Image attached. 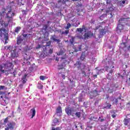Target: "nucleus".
<instances>
[{
    "instance_id": "43",
    "label": "nucleus",
    "mask_w": 130,
    "mask_h": 130,
    "mask_svg": "<svg viewBox=\"0 0 130 130\" xmlns=\"http://www.w3.org/2000/svg\"><path fill=\"white\" fill-rule=\"evenodd\" d=\"M114 68V66H112V65H109L108 67H107V69H106V71H108V70H109V69H112Z\"/></svg>"
},
{
    "instance_id": "5",
    "label": "nucleus",
    "mask_w": 130,
    "mask_h": 130,
    "mask_svg": "<svg viewBox=\"0 0 130 130\" xmlns=\"http://www.w3.org/2000/svg\"><path fill=\"white\" fill-rule=\"evenodd\" d=\"M0 36L1 37H4V39L6 41L9 39V34L5 28L2 29Z\"/></svg>"
},
{
    "instance_id": "42",
    "label": "nucleus",
    "mask_w": 130,
    "mask_h": 130,
    "mask_svg": "<svg viewBox=\"0 0 130 130\" xmlns=\"http://www.w3.org/2000/svg\"><path fill=\"white\" fill-rule=\"evenodd\" d=\"M122 19H125V20H126V21H127V19H129V18H128L127 17V16H126V15L124 14L122 17Z\"/></svg>"
},
{
    "instance_id": "33",
    "label": "nucleus",
    "mask_w": 130,
    "mask_h": 130,
    "mask_svg": "<svg viewBox=\"0 0 130 130\" xmlns=\"http://www.w3.org/2000/svg\"><path fill=\"white\" fill-rule=\"evenodd\" d=\"M27 77L26 75H25L22 79V84H25V83H26V78Z\"/></svg>"
},
{
    "instance_id": "19",
    "label": "nucleus",
    "mask_w": 130,
    "mask_h": 130,
    "mask_svg": "<svg viewBox=\"0 0 130 130\" xmlns=\"http://www.w3.org/2000/svg\"><path fill=\"white\" fill-rule=\"evenodd\" d=\"M22 67H24V66H25V67H27V66H30V61H28V59H25L24 60L23 63H22Z\"/></svg>"
},
{
    "instance_id": "54",
    "label": "nucleus",
    "mask_w": 130,
    "mask_h": 130,
    "mask_svg": "<svg viewBox=\"0 0 130 130\" xmlns=\"http://www.w3.org/2000/svg\"><path fill=\"white\" fill-rule=\"evenodd\" d=\"M23 15H27V10H22Z\"/></svg>"
},
{
    "instance_id": "53",
    "label": "nucleus",
    "mask_w": 130,
    "mask_h": 130,
    "mask_svg": "<svg viewBox=\"0 0 130 130\" xmlns=\"http://www.w3.org/2000/svg\"><path fill=\"white\" fill-rule=\"evenodd\" d=\"M90 23L91 24H95V19L93 18L91 19L90 20Z\"/></svg>"
},
{
    "instance_id": "64",
    "label": "nucleus",
    "mask_w": 130,
    "mask_h": 130,
    "mask_svg": "<svg viewBox=\"0 0 130 130\" xmlns=\"http://www.w3.org/2000/svg\"><path fill=\"white\" fill-rule=\"evenodd\" d=\"M0 4L4 5L5 4V0H0Z\"/></svg>"
},
{
    "instance_id": "18",
    "label": "nucleus",
    "mask_w": 130,
    "mask_h": 130,
    "mask_svg": "<svg viewBox=\"0 0 130 130\" xmlns=\"http://www.w3.org/2000/svg\"><path fill=\"white\" fill-rule=\"evenodd\" d=\"M82 45H79L78 47H75L74 48V51L75 52H78V51H82Z\"/></svg>"
},
{
    "instance_id": "23",
    "label": "nucleus",
    "mask_w": 130,
    "mask_h": 130,
    "mask_svg": "<svg viewBox=\"0 0 130 130\" xmlns=\"http://www.w3.org/2000/svg\"><path fill=\"white\" fill-rule=\"evenodd\" d=\"M30 113H31V118H33L34 116H35V114L36 113V111L35 110V109L32 108L30 111Z\"/></svg>"
},
{
    "instance_id": "35",
    "label": "nucleus",
    "mask_w": 130,
    "mask_h": 130,
    "mask_svg": "<svg viewBox=\"0 0 130 130\" xmlns=\"http://www.w3.org/2000/svg\"><path fill=\"white\" fill-rule=\"evenodd\" d=\"M107 78L108 79V80H111L112 79V74L109 73L107 75Z\"/></svg>"
},
{
    "instance_id": "38",
    "label": "nucleus",
    "mask_w": 130,
    "mask_h": 130,
    "mask_svg": "<svg viewBox=\"0 0 130 130\" xmlns=\"http://www.w3.org/2000/svg\"><path fill=\"white\" fill-rule=\"evenodd\" d=\"M92 93L93 94V96H96L98 95V91L95 89L92 91Z\"/></svg>"
},
{
    "instance_id": "60",
    "label": "nucleus",
    "mask_w": 130,
    "mask_h": 130,
    "mask_svg": "<svg viewBox=\"0 0 130 130\" xmlns=\"http://www.w3.org/2000/svg\"><path fill=\"white\" fill-rule=\"evenodd\" d=\"M5 88H6V86H3V85L0 86V90H4Z\"/></svg>"
},
{
    "instance_id": "63",
    "label": "nucleus",
    "mask_w": 130,
    "mask_h": 130,
    "mask_svg": "<svg viewBox=\"0 0 130 130\" xmlns=\"http://www.w3.org/2000/svg\"><path fill=\"white\" fill-rule=\"evenodd\" d=\"M124 56L126 58H127L128 57V54H127V53L124 54Z\"/></svg>"
},
{
    "instance_id": "13",
    "label": "nucleus",
    "mask_w": 130,
    "mask_h": 130,
    "mask_svg": "<svg viewBox=\"0 0 130 130\" xmlns=\"http://www.w3.org/2000/svg\"><path fill=\"white\" fill-rule=\"evenodd\" d=\"M119 24H121V25H124V24H126L127 25V23H126V22H127V20H126L124 18H120L119 21Z\"/></svg>"
},
{
    "instance_id": "32",
    "label": "nucleus",
    "mask_w": 130,
    "mask_h": 130,
    "mask_svg": "<svg viewBox=\"0 0 130 130\" xmlns=\"http://www.w3.org/2000/svg\"><path fill=\"white\" fill-rule=\"evenodd\" d=\"M130 121V118H128L127 119H124V124L125 125H127L128 122Z\"/></svg>"
},
{
    "instance_id": "49",
    "label": "nucleus",
    "mask_w": 130,
    "mask_h": 130,
    "mask_svg": "<svg viewBox=\"0 0 130 130\" xmlns=\"http://www.w3.org/2000/svg\"><path fill=\"white\" fill-rule=\"evenodd\" d=\"M70 85H72V87H75V82L72 80H70Z\"/></svg>"
},
{
    "instance_id": "62",
    "label": "nucleus",
    "mask_w": 130,
    "mask_h": 130,
    "mask_svg": "<svg viewBox=\"0 0 130 130\" xmlns=\"http://www.w3.org/2000/svg\"><path fill=\"white\" fill-rule=\"evenodd\" d=\"M113 2V4H116V3H118V0H112Z\"/></svg>"
},
{
    "instance_id": "30",
    "label": "nucleus",
    "mask_w": 130,
    "mask_h": 130,
    "mask_svg": "<svg viewBox=\"0 0 130 130\" xmlns=\"http://www.w3.org/2000/svg\"><path fill=\"white\" fill-rule=\"evenodd\" d=\"M106 33V30L105 29H101L100 30V35H102V36L105 35Z\"/></svg>"
},
{
    "instance_id": "4",
    "label": "nucleus",
    "mask_w": 130,
    "mask_h": 130,
    "mask_svg": "<svg viewBox=\"0 0 130 130\" xmlns=\"http://www.w3.org/2000/svg\"><path fill=\"white\" fill-rule=\"evenodd\" d=\"M119 86L116 84H112L110 85L109 89L108 90V93H113L115 92L119 88Z\"/></svg>"
},
{
    "instance_id": "58",
    "label": "nucleus",
    "mask_w": 130,
    "mask_h": 130,
    "mask_svg": "<svg viewBox=\"0 0 130 130\" xmlns=\"http://www.w3.org/2000/svg\"><path fill=\"white\" fill-rule=\"evenodd\" d=\"M99 104V100H96L95 103H94V105L95 106H97V105H98V104Z\"/></svg>"
},
{
    "instance_id": "15",
    "label": "nucleus",
    "mask_w": 130,
    "mask_h": 130,
    "mask_svg": "<svg viewBox=\"0 0 130 130\" xmlns=\"http://www.w3.org/2000/svg\"><path fill=\"white\" fill-rule=\"evenodd\" d=\"M111 107V104H110V103H108L106 102L104 105L103 108H104V109H110Z\"/></svg>"
},
{
    "instance_id": "50",
    "label": "nucleus",
    "mask_w": 130,
    "mask_h": 130,
    "mask_svg": "<svg viewBox=\"0 0 130 130\" xmlns=\"http://www.w3.org/2000/svg\"><path fill=\"white\" fill-rule=\"evenodd\" d=\"M56 36H55V35L51 36V39H52L53 41H54V39H56Z\"/></svg>"
},
{
    "instance_id": "12",
    "label": "nucleus",
    "mask_w": 130,
    "mask_h": 130,
    "mask_svg": "<svg viewBox=\"0 0 130 130\" xmlns=\"http://www.w3.org/2000/svg\"><path fill=\"white\" fill-rule=\"evenodd\" d=\"M86 32V27L84 25H83L82 28H77L76 29V32H78L79 33H82V32Z\"/></svg>"
},
{
    "instance_id": "14",
    "label": "nucleus",
    "mask_w": 130,
    "mask_h": 130,
    "mask_svg": "<svg viewBox=\"0 0 130 130\" xmlns=\"http://www.w3.org/2000/svg\"><path fill=\"white\" fill-rule=\"evenodd\" d=\"M81 74L82 77H84V78H86V77H90V73L86 74V70L84 69H81Z\"/></svg>"
},
{
    "instance_id": "20",
    "label": "nucleus",
    "mask_w": 130,
    "mask_h": 130,
    "mask_svg": "<svg viewBox=\"0 0 130 130\" xmlns=\"http://www.w3.org/2000/svg\"><path fill=\"white\" fill-rule=\"evenodd\" d=\"M119 3L120 7H124L125 4H128V1L127 0H121Z\"/></svg>"
},
{
    "instance_id": "41",
    "label": "nucleus",
    "mask_w": 130,
    "mask_h": 130,
    "mask_svg": "<svg viewBox=\"0 0 130 130\" xmlns=\"http://www.w3.org/2000/svg\"><path fill=\"white\" fill-rule=\"evenodd\" d=\"M38 89H43V85L40 83H38Z\"/></svg>"
},
{
    "instance_id": "46",
    "label": "nucleus",
    "mask_w": 130,
    "mask_h": 130,
    "mask_svg": "<svg viewBox=\"0 0 130 130\" xmlns=\"http://www.w3.org/2000/svg\"><path fill=\"white\" fill-rule=\"evenodd\" d=\"M40 80H42V81H44V79H46V77L43 76H41L40 77Z\"/></svg>"
},
{
    "instance_id": "51",
    "label": "nucleus",
    "mask_w": 130,
    "mask_h": 130,
    "mask_svg": "<svg viewBox=\"0 0 130 130\" xmlns=\"http://www.w3.org/2000/svg\"><path fill=\"white\" fill-rule=\"evenodd\" d=\"M69 30H65L64 31H63L62 33V34H66V35H68V34L69 33Z\"/></svg>"
},
{
    "instance_id": "31",
    "label": "nucleus",
    "mask_w": 130,
    "mask_h": 130,
    "mask_svg": "<svg viewBox=\"0 0 130 130\" xmlns=\"http://www.w3.org/2000/svg\"><path fill=\"white\" fill-rule=\"evenodd\" d=\"M84 58H86V54L85 53H82L81 56L80 57V60H83Z\"/></svg>"
},
{
    "instance_id": "24",
    "label": "nucleus",
    "mask_w": 130,
    "mask_h": 130,
    "mask_svg": "<svg viewBox=\"0 0 130 130\" xmlns=\"http://www.w3.org/2000/svg\"><path fill=\"white\" fill-rule=\"evenodd\" d=\"M61 59H63V62L62 63V64H64V67H66L67 65V62H68V60L66 59L67 58V57L66 56H64L63 57H61Z\"/></svg>"
},
{
    "instance_id": "2",
    "label": "nucleus",
    "mask_w": 130,
    "mask_h": 130,
    "mask_svg": "<svg viewBox=\"0 0 130 130\" xmlns=\"http://www.w3.org/2000/svg\"><path fill=\"white\" fill-rule=\"evenodd\" d=\"M65 112L68 116H71V115H73L74 112H76V109L74 107H72L71 108V107L69 106L65 108Z\"/></svg>"
},
{
    "instance_id": "57",
    "label": "nucleus",
    "mask_w": 130,
    "mask_h": 130,
    "mask_svg": "<svg viewBox=\"0 0 130 130\" xmlns=\"http://www.w3.org/2000/svg\"><path fill=\"white\" fill-rule=\"evenodd\" d=\"M74 40H75V39H74V38H72L71 39H70V43H71V44H73V43H74Z\"/></svg>"
},
{
    "instance_id": "8",
    "label": "nucleus",
    "mask_w": 130,
    "mask_h": 130,
    "mask_svg": "<svg viewBox=\"0 0 130 130\" xmlns=\"http://www.w3.org/2000/svg\"><path fill=\"white\" fill-rule=\"evenodd\" d=\"M16 125V124L14 122H8L6 126L5 130L14 129V127Z\"/></svg>"
},
{
    "instance_id": "22",
    "label": "nucleus",
    "mask_w": 130,
    "mask_h": 130,
    "mask_svg": "<svg viewBox=\"0 0 130 130\" xmlns=\"http://www.w3.org/2000/svg\"><path fill=\"white\" fill-rule=\"evenodd\" d=\"M73 114H75L76 117L80 118V117H81V115L82 114V113L81 112H73Z\"/></svg>"
},
{
    "instance_id": "47",
    "label": "nucleus",
    "mask_w": 130,
    "mask_h": 130,
    "mask_svg": "<svg viewBox=\"0 0 130 130\" xmlns=\"http://www.w3.org/2000/svg\"><path fill=\"white\" fill-rule=\"evenodd\" d=\"M107 5H110L111 4L112 0H106Z\"/></svg>"
},
{
    "instance_id": "11",
    "label": "nucleus",
    "mask_w": 130,
    "mask_h": 130,
    "mask_svg": "<svg viewBox=\"0 0 130 130\" xmlns=\"http://www.w3.org/2000/svg\"><path fill=\"white\" fill-rule=\"evenodd\" d=\"M59 48H60V49L57 53V55H63V54H64V52H66V50H64V48H62L61 46H59Z\"/></svg>"
},
{
    "instance_id": "9",
    "label": "nucleus",
    "mask_w": 130,
    "mask_h": 130,
    "mask_svg": "<svg viewBox=\"0 0 130 130\" xmlns=\"http://www.w3.org/2000/svg\"><path fill=\"white\" fill-rule=\"evenodd\" d=\"M9 72V69H8V70H3L2 66H0V73L1 75H3V74L5 76H8L9 74H10Z\"/></svg>"
},
{
    "instance_id": "59",
    "label": "nucleus",
    "mask_w": 130,
    "mask_h": 130,
    "mask_svg": "<svg viewBox=\"0 0 130 130\" xmlns=\"http://www.w3.org/2000/svg\"><path fill=\"white\" fill-rule=\"evenodd\" d=\"M52 52H53V50L52 49H50L49 50V54H51L52 53Z\"/></svg>"
},
{
    "instance_id": "3",
    "label": "nucleus",
    "mask_w": 130,
    "mask_h": 130,
    "mask_svg": "<svg viewBox=\"0 0 130 130\" xmlns=\"http://www.w3.org/2000/svg\"><path fill=\"white\" fill-rule=\"evenodd\" d=\"M92 35H93V34H91V31H89L88 32H85L83 36L84 37H82V35H77L76 37L79 39L86 40V39H88L89 37L92 36Z\"/></svg>"
},
{
    "instance_id": "37",
    "label": "nucleus",
    "mask_w": 130,
    "mask_h": 130,
    "mask_svg": "<svg viewBox=\"0 0 130 130\" xmlns=\"http://www.w3.org/2000/svg\"><path fill=\"white\" fill-rule=\"evenodd\" d=\"M43 40H44V41H47L48 40V36L44 35V38H43Z\"/></svg>"
},
{
    "instance_id": "28",
    "label": "nucleus",
    "mask_w": 130,
    "mask_h": 130,
    "mask_svg": "<svg viewBox=\"0 0 130 130\" xmlns=\"http://www.w3.org/2000/svg\"><path fill=\"white\" fill-rule=\"evenodd\" d=\"M20 37H22V39H25V38H27V36H28V35L26 34V32H23L22 33L21 35L19 36Z\"/></svg>"
},
{
    "instance_id": "36",
    "label": "nucleus",
    "mask_w": 130,
    "mask_h": 130,
    "mask_svg": "<svg viewBox=\"0 0 130 130\" xmlns=\"http://www.w3.org/2000/svg\"><path fill=\"white\" fill-rule=\"evenodd\" d=\"M12 63H9L7 64V67L8 68V71H11V68H12Z\"/></svg>"
},
{
    "instance_id": "6",
    "label": "nucleus",
    "mask_w": 130,
    "mask_h": 130,
    "mask_svg": "<svg viewBox=\"0 0 130 130\" xmlns=\"http://www.w3.org/2000/svg\"><path fill=\"white\" fill-rule=\"evenodd\" d=\"M16 49L15 51H13L11 52V57L12 58H15V57H18L19 56V53L17 52V50H21L22 49L19 48V47H15Z\"/></svg>"
},
{
    "instance_id": "48",
    "label": "nucleus",
    "mask_w": 130,
    "mask_h": 130,
    "mask_svg": "<svg viewBox=\"0 0 130 130\" xmlns=\"http://www.w3.org/2000/svg\"><path fill=\"white\" fill-rule=\"evenodd\" d=\"M9 121V117H7L4 120V124L5 123H7Z\"/></svg>"
},
{
    "instance_id": "52",
    "label": "nucleus",
    "mask_w": 130,
    "mask_h": 130,
    "mask_svg": "<svg viewBox=\"0 0 130 130\" xmlns=\"http://www.w3.org/2000/svg\"><path fill=\"white\" fill-rule=\"evenodd\" d=\"M71 23H68L67 24V26L66 27V29H70V27H71Z\"/></svg>"
},
{
    "instance_id": "27",
    "label": "nucleus",
    "mask_w": 130,
    "mask_h": 130,
    "mask_svg": "<svg viewBox=\"0 0 130 130\" xmlns=\"http://www.w3.org/2000/svg\"><path fill=\"white\" fill-rule=\"evenodd\" d=\"M60 39H54V41H53V42H56V43L58 44V46H60L61 45V43H60Z\"/></svg>"
},
{
    "instance_id": "17",
    "label": "nucleus",
    "mask_w": 130,
    "mask_h": 130,
    "mask_svg": "<svg viewBox=\"0 0 130 130\" xmlns=\"http://www.w3.org/2000/svg\"><path fill=\"white\" fill-rule=\"evenodd\" d=\"M81 64H82V62H81V61L78 60L77 61L76 63L74 64L75 68H77L78 69V70H82L81 68Z\"/></svg>"
},
{
    "instance_id": "25",
    "label": "nucleus",
    "mask_w": 130,
    "mask_h": 130,
    "mask_svg": "<svg viewBox=\"0 0 130 130\" xmlns=\"http://www.w3.org/2000/svg\"><path fill=\"white\" fill-rule=\"evenodd\" d=\"M32 49V46H26L24 48V51H29Z\"/></svg>"
},
{
    "instance_id": "10",
    "label": "nucleus",
    "mask_w": 130,
    "mask_h": 130,
    "mask_svg": "<svg viewBox=\"0 0 130 130\" xmlns=\"http://www.w3.org/2000/svg\"><path fill=\"white\" fill-rule=\"evenodd\" d=\"M123 27H124V24H121V23H119L117 27V32L118 33L121 32V30H123Z\"/></svg>"
},
{
    "instance_id": "7",
    "label": "nucleus",
    "mask_w": 130,
    "mask_h": 130,
    "mask_svg": "<svg viewBox=\"0 0 130 130\" xmlns=\"http://www.w3.org/2000/svg\"><path fill=\"white\" fill-rule=\"evenodd\" d=\"M62 115V110H61V107L59 106L56 109V113L54 115L55 117L56 116H58V117H60Z\"/></svg>"
},
{
    "instance_id": "55",
    "label": "nucleus",
    "mask_w": 130,
    "mask_h": 130,
    "mask_svg": "<svg viewBox=\"0 0 130 130\" xmlns=\"http://www.w3.org/2000/svg\"><path fill=\"white\" fill-rule=\"evenodd\" d=\"M121 45H123V48L126 47V45H125V42H123L121 44Z\"/></svg>"
},
{
    "instance_id": "39",
    "label": "nucleus",
    "mask_w": 130,
    "mask_h": 130,
    "mask_svg": "<svg viewBox=\"0 0 130 130\" xmlns=\"http://www.w3.org/2000/svg\"><path fill=\"white\" fill-rule=\"evenodd\" d=\"M20 30H21V27H17L15 28V32L16 33H18V32H19V31H20Z\"/></svg>"
},
{
    "instance_id": "34",
    "label": "nucleus",
    "mask_w": 130,
    "mask_h": 130,
    "mask_svg": "<svg viewBox=\"0 0 130 130\" xmlns=\"http://www.w3.org/2000/svg\"><path fill=\"white\" fill-rule=\"evenodd\" d=\"M64 64L61 63V64H59L58 66V70H62L63 68H64Z\"/></svg>"
},
{
    "instance_id": "26",
    "label": "nucleus",
    "mask_w": 130,
    "mask_h": 130,
    "mask_svg": "<svg viewBox=\"0 0 130 130\" xmlns=\"http://www.w3.org/2000/svg\"><path fill=\"white\" fill-rule=\"evenodd\" d=\"M61 7V0L58 1V4L55 6V8H57V9H59Z\"/></svg>"
},
{
    "instance_id": "29",
    "label": "nucleus",
    "mask_w": 130,
    "mask_h": 130,
    "mask_svg": "<svg viewBox=\"0 0 130 130\" xmlns=\"http://www.w3.org/2000/svg\"><path fill=\"white\" fill-rule=\"evenodd\" d=\"M72 25L73 27H78L80 25V21L77 20L76 22L73 23Z\"/></svg>"
},
{
    "instance_id": "44",
    "label": "nucleus",
    "mask_w": 130,
    "mask_h": 130,
    "mask_svg": "<svg viewBox=\"0 0 130 130\" xmlns=\"http://www.w3.org/2000/svg\"><path fill=\"white\" fill-rule=\"evenodd\" d=\"M102 73H104V69H101L99 70L98 75H99V74H102Z\"/></svg>"
},
{
    "instance_id": "61",
    "label": "nucleus",
    "mask_w": 130,
    "mask_h": 130,
    "mask_svg": "<svg viewBox=\"0 0 130 130\" xmlns=\"http://www.w3.org/2000/svg\"><path fill=\"white\" fill-rule=\"evenodd\" d=\"M51 130H60V128L59 127H56L55 129L54 127H52Z\"/></svg>"
},
{
    "instance_id": "56",
    "label": "nucleus",
    "mask_w": 130,
    "mask_h": 130,
    "mask_svg": "<svg viewBox=\"0 0 130 130\" xmlns=\"http://www.w3.org/2000/svg\"><path fill=\"white\" fill-rule=\"evenodd\" d=\"M105 120H106V118H103V117L102 119H101V120H100V121L101 122H103V121H105Z\"/></svg>"
},
{
    "instance_id": "45",
    "label": "nucleus",
    "mask_w": 130,
    "mask_h": 130,
    "mask_svg": "<svg viewBox=\"0 0 130 130\" xmlns=\"http://www.w3.org/2000/svg\"><path fill=\"white\" fill-rule=\"evenodd\" d=\"M47 28H48V26H47V25H45L43 27V30H45V31H47Z\"/></svg>"
},
{
    "instance_id": "40",
    "label": "nucleus",
    "mask_w": 130,
    "mask_h": 130,
    "mask_svg": "<svg viewBox=\"0 0 130 130\" xmlns=\"http://www.w3.org/2000/svg\"><path fill=\"white\" fill-rule=\"evenodd\" d=\"M109 11H111V12H112L114 11V10H115V7L113 6L112 5V7H110V8H109Z\"/></svg>"
},
{
    "instance_id": "16",
    "label": "nucleus",
    "mask_w": 130,
    "mask_h": 130,
    "mask_svg": "<svg viewBox=\"0 0 130 130\" xmlns=\"http://www.w3.org/2000/svg\"><path fill=\"white\" fill-rule=\"evenodd\" d=\"M23 39H22V37L20 36L17 38V45H20L22 42L23 41Z\"/></svg>"
},
{
    "instance_id": "1",
    "label": "nucleus",
    "mask_w": 130,
    "mask_h": 130,
    "mask_svg": "<svg viewBox=\"0 0 130 130\" xmlns=\"http://www.w3.org/2000/svg\"><path fill=\"white\" fill-rule=\"evenodd\" d=\"M7 11L8 12L6 14L5 18L8 19V23H12L13 17L15 16V13H14V11L13 10V7L10 6V8L7 9Z\"/></svg>"
},
{
    "instance_id": "21",
    "label": "nucleus",
    "mask_w": 130,
    "mask_h": 130,
    "mask_svg": "<svg viewBox=\"0 0 130 130\" xmlns=\"http://www.w3.org/2000/svg\"><path fill=\"white\" fill-rule=\"evenodd\" d=\"M59 122V120L58 118L55 117L53 120V123L52 124V126H54L55 125L56 123H58Z\"/></svg>"
}]
</instances>
